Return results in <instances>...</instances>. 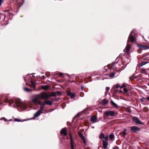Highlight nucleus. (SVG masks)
Segmentation results:
<instances>
[{
  "label": "nucleus",
  "mask_w": 149,
  "mask_h": 149,
  "mask_svg": "<svg viewBox=\"0 0 149 149\" xmlns=\"http://www.w3.org/2000/svg\"><path fill=\"white\" fill-rule=\"evenodd\" d=\"M137 46L142 50H146L149 48V47L145 45H138Z\"/></svg>",
  "instance_id": "nucleus-7"
},
{
  "label": "nucleus",
  "mask_w": 149,
  "mask_h": 149,
  "mask_svg": "<svg viewBox=\"0 0 149 149\" xmlns=\"http://www.w3.org/2000/svg\"><path fill=\"white\" fill-rule=\"evenodd\" d=\"M135 39V38L132 36L130 38V39L131 42H133L134 41Z\"/></svg>",
  "instance_id": "nucleus-24"
},
{
  "label": "nucleus",
  "mask_w": 149,
  "mask_h": 149,
  "mask_svg": "<svg viewBox=\"0 0 149 149\" xmlns=\"http://www.w3.org/2000/svg\"><path fill=\"white\" fill-rule=\"evenodd\" d=\"M81 138L82 139L84 143L85 144L86 143V140H85V138L84 136H82V137H81Z\"/></svg>",
  "instance_id": "nucleus-27"
},
{
  "label": "nucleus",
  "mask_w": 149,
  "mask_h": 149,
  "mask_svg": "<svg viewBox=\"0 0 149 149\" xmlns=\"http://www.w3.org/2000/svg\"><path fill=\"white\" fill-rule=\"evenodd\" d=\"M31 82L32 83V86L33 88H35L36 86V84L35 83L33 82L32 81H31Z\"/></svg>",
  "instance_id": "nucleus-30"
},
{
  "label": "nucleus",
  "mask_w": 149,
  "mask_h": 149,
  "mask_svg": "<svg viewBox=\"0 0 149 149\" xmlns=\"http://www.w3.org/2000/svg\"><path fill=\"white\" fill-rule=\"evenodd\" d=\"M102 147L104 149H109L108 143V141L102 140Z\"/></svg>",
  "instance_id": "nucleus-5"
},
{
  "label": "nucleus",
  "mask_w": 149,
  "mask_h": 149,
  "mask_svg": "<svg viewBox=\"0 0 149 149\" xmlns=\"http://www.w3.org/2000/svg\"><path fill=\"white\" fill-rule=\"evenodd\" d=\"M120 85L118 84H117L116 85V86L115 87H113V88H120Z\"/></svg>",
  "instance_id": "nucleus-34"
},
{
  "label": "nucleus",
  "mask_w": 149,
  "mask_h": 149,
  "mask_svg": "<svg viewBox=\"0 0 149 149\" xmlns=\"http://www.w3.org/2000/svg\"><path fill=\"white\" fill-rule=\"evenodd\" d=\"M4 120V121H7V119L5 118H0V120Z\"/></svg>",
  "instance_id": "nucleus-33"
},
{
  "label": "nucleus",
  "mask_w": 149,
  "mask_h": 149,
  "mask_svg": "<svg viewBox=\"0 0 149 149\" xmlns=\"http://www.w3.org/2000/svg\"><path fill=\"white\" fill-rule=\"evenodd\" d=\"M56 95H61V92L58 91L56 92Z\"/></svg>",
  "instance_id": "nucleus-32"
},
{
  "label": "nucleus",
  "mask_w": 149,
  "mask_h": 149,
  "mask_svg": "<svg viewBox=\"0 0 149 149\" xmlns=\"http://www.w3.org/2000/svg\"><path fill=\"white\" fill-rule=\"evenodd\" d=\"M14 120L15 121L17 122H20L21 121V120L17 118H15L14 119Z\"/></svg>",
  "instance_id": "nucleus-35"
},
{
  "label": "nucleus",
  "mask_w": 149,
  "mask_h": 149,
  "mask_svg": "<svg viewBox=\"0 0 149 149\" xmlns=\"http://www.w3.org/2000/svg\"><path fill=\"white\" fill-rule=\"evenodd\" d=\"M126 129H124L123 132V134L124 135H125L126 134Z\"/></svg>",
  "instance_id": "nucleus-29"
},
{
  "label": "nucleus",
  "mask_w": 149,
  "mask_h": 149,
  "mask_svg": "<svg viewBox=\"0 0 149 149\" xmlns=\"http://www.w3.org/2000/svg\"><path fill=\"white\" fill-rule=\"evenodd\" d=\"M118 91V90H115L114 91V92L115 93H117V91Z\"/></svg>",
  "instance_id": "nucleus-41"
},
{
  "label": "nucleus",
  "mask_w": 149,
  "mask_h": 149,
  "mask_svg": "<svg viewBox=\"0 0 149 149\" xmlns=\"http://www.w3.org/2000/svg\"><path fill=\"white\" fill-rule=\"evenodd\" d=\"M133 120L134 122L136 124H140L143 125V123L141 122L137 117H133Z\"/></svg>",
  "instance_id": "nucleus-6"
},
{
  "label": "nucleus",
  "mask_w": 149,
  "mask_h": 149,
  "mask_svg": "<svg viewBox=\"0 0 149 149\" xmlns=\"http://www.w3.org/2000/svg\"><path fill=\"white\" fill-rule=\"evenodd\" d=\"M104 115L107 116H113L115 114V112L113 111H105L104 113Z\"/></svg>",
  "instance_id": "nucleus-3"
},
{
  "label": "nucleus",
  "mask_w": 149,
  "mask_h": 149,
  "mask_svg": "<svg viewBox=\"0 0 149 149\" xmlns=\"http://www.w3.org/2000/svg\"><path fill=\"white\" fill-rule=\"evenodd\" d=\"M79 136H80V137H81L82 136H83L80 133H79Z\"/></svg>",
  "instance_id": "nucleus-38"
},
{
  "label": "nucleus",
  "mask_w": 149,
  "mask_h": 149,
  "mask_svg": "<svg viewBox=\"0 0 149 149\" xmlns=\"http://www.w3.org/2000/svg\"><path fill=\"white\" fill-rule=\"evenodd\" d=\"M71 139V146L72 149H74L73 143L72 141V139L71 135H70Z\"/></svg>",
  "instance_id": "nucleus-17"
},
{
  "label": "nucleus",
  "mask_w": 149,
  "mask_h": 149,
  "mask_svg": "<svg viewBox=\"0 0 149 149\" xmlns=\"http://www.w3.org/2000/svg\"><path fill=\"white\" fill-rule=\"evenodd\" d=\"M39 104L41 105V106L40 107V110H43V108L45 106V104L43 102H39Z\"/></svg>",
  "instance_id": "nucleus-13"
},
{
  "label": "nucleus",
  "mask_w": 149,
  "mask_h": 149,
  "mask_svg": "<svg viewBox=\"0 0 149 149\" xmlns=\"http://www.w3.org/2000/svg\"><path fill=\"white\" fill-rule=\"evenodd\" d=\"M109 138L110 139H112L114 138V135L113 134H111L109 136Z\"/></svg>",
  "instance_id": "nucleus-25"
},
{
  "label": "nucleus",
  "mask_w": 149,
  "mask_h": 149,
  "mask_svg": "<svg viewBox=\"0 0 149 149\" xmlns=\"http://www.w3.org/2000/svg\"><path fill=\"white\" fill-rule=\"evenodd\" d=\"M147 100L149 101V96L146 97Z\"/></svg>",
  "instance_id": "nucleus-42"
},
{
  "label": "nucleus",
  "mask_w": 149,
  "mask_h": 149,
  "mask_svg": "<svg viewBox=\"0 0 149 149\" xmlns=\"http://www.w3.org/2000/svg\"><path fill=\"white\" fill-rule=\"evenodd\" d=\"M63 74L62 73H60V75L61 76H62L63 75Z\"/></svg>",
  "instance_id": "nucleus-47"
},
{
  "label": "nucleus",
  "mask_w": 149,
  "mask_h": 149,
  "mask_svg": "<svg viewBox=\"0 0 149 149\" xmlns=\"http://www.w3.org/2000/svg\"><path fill=\"white\" fill-rule=\"evenodd\" d=\"M113 149H119L118 147H116L114 148Z\"/></svg>",
  "instance_id": "nucleus-45"
},
{
  "label": "nucleus",
  "mask_w": 149,
  "mask_h": 149,
  "mask_svg": "<svg viewBox=\"0 0 149 149\" xmlns=\"http://www.w3.org/2000/svg\"><path fill=\"white\" fill-rule=\"evenodd\" d=\"M67 94L70 96L72 98H74L75 96V94L74 93H71L70 91H68L67 93Z\"/></svg>",
  "instance_id": "nucleus-10"
},
{
  "label": "nucleus",
  "mask_w": 149,
  "mask_h": 149,
  "mask_svg": "<svg viewBox=\"0 0 149 149\" xmlns=\"http://www.w3.org/2000/svg\"><path fill=\"white\" fill-rule=\"evenodd\" d=\"M106 89L107 91H109L110 89V88L109 87H107Z\"/></svg>",
  "instance_id": "nucleus-40"
},
{
  "label": "nucleus",
  "mask_w": 149,
  "mask_h": 149,
  "mask_svg": "<svg viewBox=\"0 0 149 149\" xmlns=\"http://www.w3.org/2000/svg\"><path fill=\"white\" fill-rule=\"evenodd\" d=\"M123 91H124V93H127L128 92V91L127 89L125 88H124L123 89Z\"/></svg>",
  "instance_id": "nucleus-31"
},
{
  "label": "nucleus",
  "mask_w": 149,
  "mask_h": 149,
  "mask_svg": "<svg viewBox=\"0 0 149 149\" xmlns=\"http://www.w3.org/2000/svg\"><path fill=\"white\" fill-rule=\"evenodd\" d=\"M115 75V74L114 73H111L109 75V77H113Z\"/></svg>",
  "instance_id": "nucleus-28"
},
{
  "label": "nucleus",
  "mask_w": 149,
  "mask_h": 149,
  "mask_svg": "<svg viewBox=\"0 0 149 149\" xmlns=\"http://www.w3.org/2000/svg\"><path fill=\"white\" fill-rule=\"evenodd\" d=\"M147 63H148V62H143L141 63H140L139 64V66H140V67L146 64Z\"/></svg>",
  "instance_id": "nucleus-22"
},
{
  "label": "nucleus",
  "mask_w": 149,
  "mask_h": 149,
  "mask_svg": "<svg viewBox=\"0 0 149 149\" xmlns=\"http://www.w3.org/2000/svg\"><path fill=\"white\" fill-rule=\"evenodd\" d=\"M42 77L44 78V79H45V76L44 75H43L42 76Z\"/></svg>",
  "instance_id": "nucleus-46"
},
{
  "label": "nucleus",
  "mask_w": 149,
  "mask_h": 149,
  "mask_svg": "<svg viewBox=\"0 0 149 149\" xmlns=\"http://www.w3.org/2000/svg\"><path fill=\"white\" fill-rule=\"evenodd\" d=\"M111 104L113 105V106L116 107H118V105L115 103H114L113 101H111Z\"/></svg>",
  "instance_id": "nucleus-20"
},
{
  "label": "nucleus",
  "mask_w": 149,
  "mask_h": 149,
  "mask_svg": "<svg viewBox=\"0 0 149 149\" xmlns=\"http://www.w3.org/2000/svg\"><path fill=\"white\" fill-rule=\"evenodd\" d=\"M109 137L108 135H107L104 138V139L103 140H104L106 141H108V138Z\"/></svg>",
  "instance_id": "nucleus-26"
},
{
  "label": "nucleus",
  "mask_w": 149,
  "mask_h": 149,
  "mask_svg": "<svg viewBox=\"0 0 149 149\" xmlns=\"http://www.w3.org/2000/svg\"><path fill=\"white\" fill-rule=\"evenodd\" d=\"M104 138L105 135L103 133H102L100 134L99 136V138L100 139H104Z\"/></svg>",
  "instance_id": "nucleus-21"
},
{
  "label": "nucleus",
  "mask_w": 149,
  "mask_h": 149,
  "mask_svg": "<svg viewBox=\"0 0 149 149\" xmlns=\"http://www.w3.org/2000/svg\"><path fill=\"white\" fill-rule=\"evenodd\" d=\"M54 100L53 99H52L50 100H45L44 101V104H46L48 105H51L52 103L53 102Z\"/></svg>",
  "instance_id": "nucleus-8"
},
{
  "label": "nucleus",
  "mask_w": 149,
  "mask_h": 149,
  "mask_svg": "<svg viewBox=\"0 0 149 149\" xmlns=\"http://www.w3.org/2000/svg\"><path fill=\"white\" fill-rule=\"evenodd\" d=\"M133 33V31H132L131 33H130V36Z\"/></svg>",
  "instance_id": "nucleus-44"
},
{
  "label": "nucleus",
  "mask_w": 149,
  "mask_h": 149,
  "mask_svg": "<svg viewBox=\"0 0 149 149\" xmlns=\"http://www.w3.org/2000/svg\"><path fill=\"white\" fill-rule=\"evenodd\" d=\"M66 134H67L66 133V134H65L66 135Z\"/></svg>",
  "instance_id": "nucleus-50"
},
{
  "label": "nucleus",
  "mask_w": 149,
  "mask_h": 149,
  "mask_svg": "<svg viewBox=\"0 0 149 149\" xmlns=\"http://www.w3.org/2000/svg\"><path fill=\"white\" fill-rule=\"evenodd\" d=\"M91 121L93 123H95L97 122V117L95 116H92L91 118Z\"/></svg>",
  "instance_id": "nucleus-11"
},
{
  "label": "nucleus",
  "mask_w": 149,
  "mask_h": 149,
  "mask_svg": "<svg viewBox=\"0 0 149 149\" xmlns=\"http://www.w3.org/2000/svg\"><path fill=\"white\" fill-rule=\"evenodd\" d=\"M56 92H53L51 94L49 95V97L52 96H56Z\"/></svg>",
  "instance_id": "nucleus-18"
},
{
  "label": "nucleus",
  "mask_w": 149,
  "mask_h": 149,
  "mask_svg": "<svg viewBox=\"0 0 149 149\" xmlns=\"http://www.w3.org/2000/svg\"><path fill=\"white\" fill-rule=\"evenodd\" d=\"M3 2V0H0V6L1 5L2 3Z\"/></svg>",
  "instance_id": "nucleus-39"
},
{
  "label": "nucleus",
  "mask_w": 149,
  "mask_h": 149,
  "mask_svg": "<svg viewBox=\"0 0 149 149\" xmlns=\"http://www.w3.org/2000/svg\"><path fill=\"white\" fill-rule=\"evenodd\" d=\"M130 45L129 44H127L125 48V50L126 52L128 53L130 50Z\"/></svg>",
  "instance_id": "nucleus-14"
},
{
  "label": "nucleus",
  "mask_w": 149,
  "mask_h": 149,
  "mask_svg": "<svg viewBox=\"0 0 149 149\" xmlns=\"http://www.w3.org/2000/svg\"><path fill=\"white\" fill-rule=\"evenodd\" d=\"M12 120L10 119V120H9L10 121V120Z\"/></svg>",
  "instance_id": "nucleus-49"
},
{
  "label": "nucleus",
  "mask_w": 149,
  "mask_h": 149,
  "mask_svg": "<svg viewBox=\"0 0 149 149\" xmlns=\"http://www.w3.org/2000/svg\"><path fill=\"white\" fill-rule=\"evenodd\" d=\"M118 91H119V92L120 93H122L123 92V91L122 90H119V91L118 90Z\"/></svg>",
  "instance_id": "nucleus-43"
},
{
  "label": "nucleus",
  "mask_w": 149,
  "mask_h": 149,
  "mask_svg": "<svg viewBox=\"0 0 149 149\" xmlns=\"http://www.w3.org/2000/svg\"><path fill=\"white\" fill-rule=\"evenodd\" d=\"M144 100H145V98H141V101L144 102L145 101Z\"/></svg>",
  "instance_id": "nucleus-37"
},
{
  "label": "nucleus",
  "mask_w": 149,
  "mask_h": 149,
  "mask_svg": "<svg viewBox=\"0 0 149 149\" xmlns=\"http://www.w3.org/2000/svg\"><path fill=\"white\" fill-rule=\"evenodd\" d=\"M39 98V97L38 94L37 95L32 99V101L33 102L36 103L38 101V100Z\"/></svg>",
  "instance_id": "nucleus-9"
},
{
  "label": "nucleus",
  "mask_w": 149,
  "mask_h": 149,
  "mask_svg": "<svg viewBox=\"0 0 149 149\" xmlns=\"http://www.w3.org/2000/svg\"><path fill=\"white\" fill-rule=\"evenodd\" d=\"M131 131L133 132H139L140 130V128L136 126H133L130 127Z\"/></svg>",
  "instance_id": "nucleus-4"
},
{
  "label": "nucleus",
  "mask_w": 149,
  "mask_h": 149,
  "mask_svg": "<svg viewBox=\"0 0 149 149\" xmlns=\"http://www.w3.org/2000/svg\"><path fill=\"white\" fill-rule=\"evenodd\" d=\"M107 102H108V101L105 99H104V100H102V104L104 105V104L107 103Z\"/></svg>",
  "instance_id": "nucleus-23"
},
{
  "label": "nucleus",
  "mask_w": 149,
  "mask_h": 149,
  "mask_svg": "<svg viewBox=\"0 0 149 149\" xmlns=\"http://www.w3.org/2000/svg\"><path fill=\"white\" fill-rule=\"evenodd\" d=\"M4 102L5 103L9 102V105L14 108L18 107L22 110H25L27 108L26 104L24 102H22L19 99L15 98L10 100V99L7 97L6 98Z\"/></svg>",
  "instance_id": "nucleus-1"
},
{
  "label": "nucleus",
  "mask_w": 149,
  "mask_h": 149,
  "mask_svg": "<svg viewBox=\"0 0 149 149\" xmlns=\"http://www.w3.org/2000/svg\"><path fill=\"white\" fill-rule=\"evenodd\" d=\"M38 95L41 99H47L49 97V94L45 92H42Z\"/></svg>",
  "instance_id": "nucleus-2"
},
{
  "label": "nucleus",
  "mask_w": 149,
  "mask_h": 149,
  "mask_svg": "<svg viewBox=\"0 0 149 149\" xmlns=\"http://www.w3.org/2000/svg\"><path fill=\"white\" fill-rule=\"evenodd\" d=\"M24 90L28 92H31L32 91V90L31 89L27 87L24 88Z\"/></svg>",
  "instance_id": "nucleus-19"
},
{
  "label": "nucleus",
  "mask_w": 149,
  "mask_h": 149,
  "mask_svg": "<svg viewBox=\"0 0 149 149\" xmlns=\"http://www.w3.org/2000/svg\"><path fill=\"white\" fill-rule=\"evenodd\" d=\"M49 87L48 85H42L41 86V88L44 90H47Z\"/></svg>",
  "instance_id": "nucleus-15"
},
{
  "label": "nucleus",
  "mask_w": 149,
  "mask_h": 149,
  "mask_svg": "<svg viewBox=\"0 0 149 149\" xmlns=\"http://www.w3.org/2000/svg\"><path fill=\"white\" fill-rule=\"evenodd\" d=\"M126 87V86L124 85H123L122 86H120V89L123 88V87Z\"/></svg>",
  "instance_id": "nucleus-36"
},
{
  "label": "nucleus",
  "mask_w": 149,
  "mask_h": 149,
  "mask_svg": "<svg viewBox=\"0 0 149 149\" xmlns=\"http://www.w3.org/2000/svg\"><path fill=\"white\" fill-rule=\"evenodd\" d=\"M41 111L40 110H39L36 113L34 114V117H37L40 115V114L41 113Z\"/></svg>",
  "instance_id": "nucleus-12"
},
{
  "label": "nucleus",
  "mask_w": 149,
  "mask_h": 149,
  "mask_svg": "<svg viewBox=\"0 0 149 149\" xmlns=\"http://www.w3.org/2000/svg\"><path fill=\"white\" fill-rule=\"evenodd\" d=\"M148 86H149V84H148Z\"/></svg>",
  "instance_id": "nucleus-48"
},
{
  "label": "nucleus",
  "mask_w": 149,
  "mask_h": 149,
  "mask_svg": "<svg viewBox=\"0 0 149 149\" xmlns=\"http://www.w3.org/2000/svg\"><path fill=\"white\" fill-rule=\"evenodd\" d=\"M60 133L61 135L63 134L64 136H65V127L63 128L61 130Z\"/></svg>",
  "instance_id": "nucleus-16"
}]
</instances>
